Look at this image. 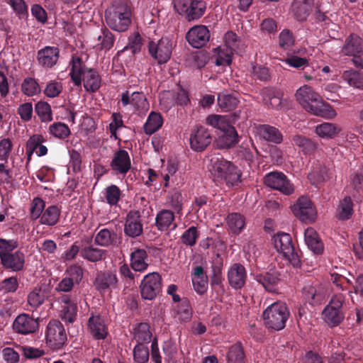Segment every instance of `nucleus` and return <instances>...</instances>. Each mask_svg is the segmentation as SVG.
<instances>
[{
  "mask_svg": "<svg viewBox=\"0 0 363 363\" xmlns=\"http://www.w3.org/2000/svg\"><path fill=\"white\" fill-rule=\"evenodd\" d=\"M224 40L226 46L230 50V54L228 53L223 56L222 53L220 52L216 60V65L218 66L230 65L232 62L231 54L239 46L240 40L233 31H228L224 35Z\"/></svg>",
  "mask_w": 363,
  "mask_h": 363,
  "instance_id": "nucleus-23",
  "label": "nucleus"
},
{
  "mask_svg": "<svg viewBox=\"0 0 363 363\" xmlns=\"http://www.w3.org/2000/svg\"><path fill=\"white\" fill-rule=\"evenodd\" d=\"M313 0H294L291 5L292 12L298 21L306 20L311 11Z\"/></svg>",
  "mask_w": 363,
  "mask_h": 363,
  "instance_id": "nucleus-32",
  "label": "nucleus"
},
{
  "mask_svg": "<svg viewBox=\"0 0 363 363\" xmlns=\"http://www.w3.org/2000/svg\"><path fill=\"white\" fill-rule=\"evenodd\" d=\"M45 292L40 288H35L28 296V303L33 309H36L45 301Z\"/></svg>",
  "mask_w": 363,
  "mask_h": 363,
  "instance_id": "nucleus-56",
  "label": "nucleus"
},
{
  "mask_svg": "<svg viewBox=\"0 0 363 363\" xmlns=\"http://www.w3.org/2000/svg\"><path fill=\"white\" fill-rule=\"evenodd\" d=\"M148 51L150 56L158 64L166 63L171 57L172 43L167 37H162L157 42L150 40L148 43Z\"/></svg>",
  "mask_w": 363,
  "mask_h": 363,
  "instance_id": "nucleus-8",
  "label": "nucleus"
},
{
  "mask_svg": "<svg viewBox=\"0 0 363 363\" xmlns=\"http://www.w3.org/2000/svg\"><path fill=\"white\" fill-rule=\"evenodd\" d=\"M77 315V306L76 303L68 306H62L60 318L62 320L72 323L76 320Z\"/></svg>",
  "mask_w": 363,
  "mask_h": 363,
  "instance_id": "nucleus-58",
  "label": "nucleus"
},
{
  "mask_svg": "<svg viewBox=\"0 0 363 363\" xmlns=\"http://www.w3.org/2000/svg\"><path fill=\"white\" fill-rule=\"evenodd\" d=\"M341 130V128L331 123H323L318 125L315 128L316 133L321 138H332L337 135Z\"/></svg>",
  "mask_w": 363,
  "mask_h": 363,
  "instance_id": "nucleus-50",
  "label": "nucleus"
},
{
  "mask_svg": "<svg viewBox=\"0 0 363 363\" xmlns=\"http://www.w3.org/2000/svg\"><path fill=\"white\" fill-rule=\"evenodd\" d=\"M62 84L57 81L48 82L43 91L44 94L49 98L57 97L62 91Z\"/></svg>",
  "mask_w": 363,
  "mask_h": 363,
  "instance_id": "nucleus-63",
  "label": "nucleus"
},
{
  "mask_svg": "<svg viewBox=\"0 0 363 363\" xmlns=\"http://www.w3.org/2000/svg\"><path fill=\"white\" fill-rule=\"evenodd\" d=\"M221 130L218 142L222 148H230L238 142V132L233 126L228 124Z\"/></svg>",
  "mask_w": 363,
  "mask_h": 363,
  "instance_id": "nucleus-36",
  "label": "nucleus"
},
{
  "mask_svg": "<svg viewBox=\"0 0 363 363\" xmlns=\"http://www.w3.org/2000/svg\"><path fill=\"white\" fill-rule=\"evenodd\" d=\"M188 43L195 48L204 46L210 39V32L206 26H195L186 35Z\"/></svg>",
  "mask_w": 363,
  "mask_h": 363,
  "instance_id": "nucleus-19",
  "label": "nucleus"
},
{
  "mask_svg": "<svg viewBox=\"0 0 363 363\" xmlns=\"http://www.w3.org/2000/svg\"><path fill=\"white\" fill-rule=\"evenodd\" d=\"M304 298L311 305L320 304L325 298V291L319 286L307 285L303 289Z\"/></svg>",
  "mask_w": 363,
  "mask_h": 363,
  "instance_id": "nucleus-27",
  "label": "nucleus"
},
{
  "mask_svg": "<svg viewBox=\"0 0 363 363\" xmlns=\"http://www.w3.org/2000/svg\"><path fill=\"white\" fill-rule=\"evenodd\" d=\"M255 152L257 153L258 151L251 140L243 142L238 150V156L248 162H253Z\"/></svg>",
  "mask_w": 363,
  "mask_h": 363,
  "instance_id": "nucleus-48",
  "label": "nucleus"
},
{
  "mask_svg": "<svg viewBox=\"0 0 363 363\" xmlns=\"http://www.w3.org/2000/svg\"><path fill=\"white\" fill-rule=\"evenodd\" d=\"M257 131L260 138L267 142L280 144L283 140L281 133L274 126L266 124L261 125L258 127Z\"/></svg>",
  "mask_w": 363,
  "mask_h": 363,
  "instance_id": "nucleus-31",
  "label": "nucleus"
},
{
  "mask_svg": "<svg viewBox=\"0 0 363 363\" xmlns=\"http://www.w3.org/2000/svg\"><path fill=\"white\" fill-rule=\"evenodd\" d=\"M168 202L177 214L181 215L182 211V195L177 189L169 191Z\"/></svg>",
  "mask_w": 363,
  "mask_h": 363,
  "instance_id": "nucleus-57",
  "label": "nucleus"
},
{
  "mask_svg": "<svg viewBox=\"0 0 363 363\" xmlns=\"http://www.w3.org/2000/svg\"><path fill=\"white\" fill-rule=\"evenodd\" d=\"M206 8V3L203 1L192 0L189 9L184 16L188 21L198 19L204 14Z\"/></svg>",
  "mask_w": 363,
  "mask_h": 363,
  "instance_id": "nucleus-43",
  "label": "nucleus"
},
{
  "mask_svg": "<svg viewBox=\"0 0 363 363\" xmlns=\"http://www.w3.org/2000/svg\"><path fill=\"white\" fill-rule=\"evenodd\" d=\"M131 11L127 4L120 2L106 10L105 18L110 28L118 32L128 30L131 23Z\"/></svg>",
  "mask_w": 363,
  "mask_h": 363,
  "instance_id": "nucleus-2",
  "label": "nucleus"
},
{
  "mask_svg": "<svg viewBox=\"0 0 363 363\" xmlns=\"http://www.w3.org/2000/svg\"><path fill=\"white\" fill-rule=\"evenodd\" d=\"M229 230L234 234L240 233L245 228V218L240 213H231L226 217Z\"/></svg>",
  "mask_w": 363,
  "mask_h": 363,
  "instance_id": "nucleus-40",
  "label": "nucleus"
},
{
  "mask_svg": "<svg viewBox=\"0 0 363 363\" xmlns=\"http://www.w3.org/2000/svg\"><path fill=\"white\" fill-rule=\"evenodd\" d=\"M99 46L101 50H110L114 43V36L113 33L106 27L101 28L100 34L97 36Z\"/></svg>",
  "mask_w": 363,
  "mask_h": 363,
  "instance_id": "nucleus-49",
  "label": "nucleus"
},
{
  "mask_svg": "<svg viewBox=\"0 0 363 363\" xmlns=\"http://www.w3.org/2000/svg\"><path fill=\"white\" fill-rule=\"evenodd\" d=\"M118 284L116 274L109 270L98 272L94 281V286L100 294L118 289Z\"/></svg>",
  "mask_w": 363,
  "mask_h": 363,
  "instance_id": "nucleus-15",
  "label": "nucleus"
},
{
  "mask_svg": "<svg viewBox=\"0 0 363 363\" xmlns=\"http://www.w3.org/2000/svg\"><path fill=\"white\" fill-rule=\"evenodd\" d=\"M70 65L72 66L69 74L71 79L75 86H79L82 85V76L89 68L86 67L82 60L77 56L72 57Z\"/></svg>",
  "mask_w": 363,
  "mask_h": 363,
  "instance_id": "nucleus-33",
  "label": "nucleus"
},
{
  "mask_svg": "<svg viewBox=\"0 0 363 363\" xmlns=\"http://www.w3.org/2000/svg\"><path fill=\"white\" fill-rule=\"evenodd\" d=\"M45 207V201L40 197H35L30 206V218L32 220L40 218Z\"/></svg>",
  "mask_w": 363,
  "mask_h": 363,
  "instance_id": "nucleus-61",
  "label": "nucleus"
},
{
  "mask_svg": "<svg viewBox=\"0 0 363 363\" xmlns=\"http://www.w3.org/2000/svg\"><path fill=\"white\" fill-rule=\"evenodd\" d=\"M121 102L123 106L131 105L133 111L138 115H144L149 110L150 104L142 91H135L130 94L128 91L122 93Z\"/></svg>",
  "mask_w": 363,
  "mask_h": 363,
  "instance_id": "nucleus-13",
  "label": "nucleus"
},
{
  "mask_svg": "<svg viewBox=\"0 0 363 363\" xmlns=\"http://www.w3.org/2000/svg\"><path fill=\"white\" fill-rule=\"evenodd\" d=\"M345 300V294L337 293L324 308L323 311V319L330 327L338 325L344 320L345 314L342 311V306Z\"/></svg>",
  "mask_w": 363,
  "mask_h": 363,
  "instance_id": "nucleus-6",
  "label": "nucleus"
},
{
  "mask_svg": "<svg viewBox=\"0 0 363 363\" xmlns=\"http://www.w3.org/2000/svg\"><path fill=\"white\" fill-rule=\"evenodd\" d=\"M110 167L116 175L125 176L131 168L128 152L123 149L116 151L112 156Z\"/></svg>",
  "mask_w": 363,
  "mask_h": 363,
  "instance_id": "nucleus-17",
  "label": "nucleus"
},
{
  "mask_svg": "<svg viewBox=\"0 0 363 363\" xmlns=\"http://www.w3.org/2000/svg\"><path fill=\"white\" fill-rule=\"evenodd\" d=\"M212 272L213 274L211 277V286L213 290H217V287L218 288V292L220 291L221 293L224 292V287L223 285V278L222 277V271L220 267L218 266L212 267Z\"/></svg>",
  "mask_w": 363,
  "mask_h": 363,
  "instance_id": "nucleus-59",
  "label": "nucleus"
},
{
  "mask_svg": "<svg viewBox=\"0 0 363 363\" xmlns=\"http://www.w3.org/2000/svg\"><path fill=\"white\" fill-rule=\"evenodd\" d=\"M264 184L285 195L289 196L294 192V184L281 172L274 171L267 174L264 177Z\"/></svg>",
  "mask_w": 363,
  "mask_h": 363,
  "instance_id": "nucleus-9",
  "label": "nucleus"
},
{
  "mask_svg": "<svg viewBox=\"0 0 363 363\" xmlns=\"http://www.w3.org/2000/svg\"><path fill=\"white\" fill-rule=\"evenodd\" d=\"M105 250L94 247L92 245L83 247L80 251L81 256L91 262H96L105 258Z\"/></svg>",
  "mask_w": 363,
  "mask_h": 363,
  "instance_id": "nucleus-41",
  "label": "nucleus"
},
{
  "mask_svg": "<svg viewBox=\"0 0 363 363\" xmlns=\"http://www.w3.org/2000/svg\"><path fill=\"white\" fill-rule=\"evenodd\" d=\"M273 240L277 250L281 253L294 267H301V252L295 247L289 233H278L274 236Z\"/></svg>",
  "mask_w": 363,
  "mask_h": 363,
  "instance_id": "nucleus-4",
  "label": "nucleus"
},
{
  "mask_svg": "<svg viewBox=\"0 0 363 363\" xmlns=\"http://www.w3.org/2000/svg\"><path fill=\"white\" fill-rule=\"evenodd\" d=\"M295 96L298 104L306 111L315 116H322V99L311 86L303 85L300 87L296 91Z\"/></svg>",
  "mask_w": 363,
  "mask_h": 363,
  "instance_id": "nucleus-5",
  "label": "nucleus"
},
{
  "mask_svg": "<svg viewBox=\"0 0 363 363\" xmlns=\"http://www.w3.org/2000/svg\"><path fill=\"white\" fill-rule=\"evenodd\" d=\"M0 261L3 267L12 272H20L24 268L25 255L21 250L11 253L0 254Z\"/></svg>",
  "mask_w": 363,
  "mask_h": 363,
  "instance_id": "nucleus-20",
  "label": "nucleus"
},
{
  "mask_svg": "<svg viewBox=\"0 0 363 363\" xmlns=\"http://www.w3.org/2000/svg\"><path fill=\"white\" fill-rule=\"evenodd\" d=\"M87 330L93 340H104L109 334L108 320L99 313H91L87 321Z\"/></svg>",
  "mask_w": 363,
  "mask_h": 363,
  "instance_id": "nucleus-11",
  "label": "nucleus"
},
{
  "mask_svg": "<svg viewBox=\"0 0 363 363\" xmlns=\"http://www.w3.org/2000/svg\"><path fill=\"white\" fill-rule=\"evenodd\" d=\"M210 172L214 181L224 182L229 187L238 186L241 182L240 169L220 154L214 155L211 158Z\"/></svg>",
  "mask_w": 363,
  "mask_h": 363,
  "instance_id": "nucleus-1",
  "label": "nucleus"
},
{
  "mask_svg": "<svg viewBox=\"0 0 363 363\" xmlns=\"http://www.w3.org/2000/svg\"><path fill=\"white\" fill-rule=\"evenodd\" d=\"M19 286V282L16 277H11L4 279L0 284V291L4 294L15 293Z\"/></svg>",
  "mask_w": 363,
  "mask_h": 363,
  "instance_id": "nucleus-60",
  "label": "nucleus"
},
{
  "mask_svg": "<svg viewBox=\"0 0 363 363\" xmlns=\"http://www.w3.org/2000/svg\"><path fill=\"white\" fill-rule=\"evenodd\" d=\"M293 33L289 29H284L279 36V45L284 50L290 48L294 44Z\"/></svg>",
  "mask_w": 363,
  "mask_h": 363,
  "instance_id": "nucleus-62",
  "label": "nucleus"
},
{
  "mask_svg": "<svg viewBox=\"0 0 363 363\" xmlns=\"http://www.w3.org/2000/svg\"><path fill=\"white\" fill-rule=\"evenodd\" d=\"M14 332L21 335H30L35 333L39 328V318H34L28 313L19 314L13 322Z\"/></svg>",
  "mask_w": 363,
  "mask_h": 363,
  "instance_id": "nucleus-14",
  "label": "nucleus"
},
{
  "mask_svg": "<svg viewBox=\"0 0 363 363\" xmlns=\"http://www.w3.org/2000/svg\"><path fill=\"white\" fill-rule=\"evenodd\" d=\"M342 52L345 55L353 57L363 55V40L357 35H350L345 40Z\"/></svg>",
  "mask_w": 363,
  "mask_h": 363,
  "instance_id": "nucleus-25",
  "label": "nucleus"
},
{
  "mask_svg": "<svg viewBox=\"0 0 363 363\" xmlns=\"http://www.w3.org/2000/svg\"><path fill=\"white\" fill-rule=\"evenodd\" d=\"M163 122L164 120L160 113L155 111L150 112L144 124L145 133L150 135L155 133L161 128Z\"/></svg>",
  "mask_w": 363,
  "mask_h": 363,
  "instance_id": "nucleus-38",
  "label": "nucleus"
},
{
  "mask_svg": "<svg viewBox=\"0 0 363 363\" xmlns=\"http://www.w3.org/2000/svg\"><path fill=\"white\" fill-rule=\"evenodd\" d=\"M143 231V224L140 220V213L138 211H130L126 217L124 233L130 238L140 236Z\"/></svg>",
  "mask_w": 363,
  "mask_h": 363,
  "instance_id": "nucleus-22",
  "label": "nucleus"
},
{
  "mask_svg": "<svg viewBox=\"0 0 363 363\" xmlns=\"http://www.w3.org/2000/svg\"><path fill=\"white\" fill-rule=\"evenodd\" d=\"M133 360L135 363H147L149 360L150 352L145 344H137L133 351Z\"/></svg>",
  "mask_w": 363,
  "mask_h": 363,
  "instance_id": "nucleus-55",
  "label": "nucleus"
},
{
  "mask_svg": "<svg viewBox=\"0 0 363 363\" xmlns=\"http://www.w3.org/2000/svg\"><path fill=\"white\" fill-rule=\"evenodd\" d=\"M228 363H245V355L240 343L232 345L227 353Z\"/></svg>",
  "mask_w": 363,
  "mask_h": 363,
  "instance_id": "nucleus-47",
  "label": "nucleus"
},
{
  "mask_svg": "<svg viewBox=\"0 0 363 363\" xmlns=\"http://www.w3.org/2000/svg\"><path fill=\"white\" fill-rule=\"evenodd\" d=\"M291 209L294 216L303 222L311 223L315 220L316 211L307 197H300Z\"/></svg>",
  "mask_w": 363,
  "mask_h": 363,
  "instance_id": "nucleus-16",
  "label": "nucleus"
},
{
  "mask_svg": "<svg viewBox=\"0 0 363 363\" xmlns=\"http://www.w3.org/2000/svg\"><path fill=\"white\" fill-rule=\"evenodd\" d=\"M227 277L229 285L233 289H241L246 284L247 271L240 263H235L230 267Z\"/></svg>",
  "mask_w": 363,
  "mask_h": 363,
  "instance_id": "nucleus-21",
  "label": "nucleus"
},
{
  "mask_svg": "<svg viewBox=\"0 0 363 363\" xmlns=\"http://www.w3.org/2000/svg\"><path fill=\"white\" fill-rule=\"evenodd\" d=\"M46 344L52 350L61 348L67 341V333L62 323L56 319L50 320L45 330Z\"/></svg>",
  "mask_w": 363,
  "mask_h": 363,
  "instance_id": "nucleus-7",
  "label": "nucleus"
},
{
  "mask_svg": "<svg viewBox=\"0 0 363 363\" xmlns=\"http://www.w3.org/2000/svg\"><path fill=\"white\" fill-rule=\"evenodd\" d=\"M191 148L197 152L204 151L212 142L211 130L203 125L194 127L189 137Z\"/></svg>",
  "mask_w": 363,
  "mask_h": 363,
  "instance_id": "nucleus-12",
  "label": "nucleus"
},
{
  "mask_svg": "<svg viewBox=\"0 0 363 363\" xmlns=\"http://www.w3.org/2000/svg\"><path fill=\"white\" fill-rule=\"evenodd\" d=\"M199 235L197 227L191 226L182 233L180 239L186 246L194 247L196 244Z\"/></svg>",
  "mask_w": 363,
  "mask_h": 363,
  "instance_id": "nucleus-54",
  "label": "nucleus"
},
{
  "mask_svg": "<svg viewBox=\"0 0 363 363\" xmlns=\"http://www.w3.org/2000/svg\"><path fill=\"white\" fill-rule=\"evenodd\" d=\"M290 312L284 302H274L262 314L264 325L268 329L281 330L285 328Z\"/></svg>",
  "mask_w": 363,
  "mask_h": 363,
  "instance_id": "nucleus-3",
  "label": "nucleus"
},
{
  "mask_svg": "<svg viewBox=\"0 0 363 363\" xmlns=\"http://www.w3.org/2000/svg\"><path fill=\"white\" fill-rule=\"evenodd\" d=\"M175 311L178 319L182 322H187L191 320L192 317L193 310L189 300L187 298H182L180 303H179Z\"/></svg>",
  "mask_w": 363,
  "mask_h": 363,
  "instance_id": "nucleus-42",
  "label": "nucleus"
},
{
  "mask_svg": "<svg viewBox=\"0 0 363 363\" xmlns=\"http://www.w3.org/2000/svg\"><path fill=\"white\" fill-rule=\"evenodd\" d=\"M152 337L150 326L147 323H140L133 329V339L138 344L149 343Z\"/></svg>",
  "mask_w": 363,
  "mask_h": 363,
  "instance_id": "nucleus-39",
  "label": "nucleus"
},
{
  "mask_svg": "<svg viewBox=\"0 0 363 363\" xmlns=\"http://www.w3.org/2000/svg\"><path fill=\"white\" fill-rule=\"evenodd\" d=\"M337 217L339 220L350 219L353 214V202L350 196H345L340 201Z\"/></svg>",
  "mask_w": 363,
  "mask_h": 363,
  "instance_id": "nucleus-45",
  "label": "nucleus"
},
{
  "mask_svg": "<svg viewBox=\"0 0 363 363\" xmlns=\"http://www.w3.org/2000/svg\"><path fill=\"white\" fill-rule=\"evenodd\" d=\"M67 277L75 284H79L83 278V268L77 264H72L66 271Z\"/></svg>",
  "mask_w": 363,
  "mask_h": 363,
  "instance_id": "nucleus-64",
  "label": "nucleus"
},
{
  "mask_svg": "<svg viewBox=\"0 0 363 363\" xmlns=\"http://www.w3.org/2000/svg\"><path fill=\"white\" fill-rule=\"evenodd\" d=\"M255 279L268 291L274 292L277 289V286L280 281L279 274L278 272H266L257 274Z\"/></svg>",
  "mask_w": 363,
  "mask_h": 363,
  "instance_id": "nucleus-26",
  "label": "nucleus"
},
{
  "mask_svg": "<svg viewBox=\"0 0 363 363\" xmlns=\"http://www.w3.org/2000/svg\"><path fill=\"white\" fill-rule=\"evenodd\" d=\"M21 91L27 96H34L41 91L40 86L35 78L26 77L21 85Z\"/></svg>",
  "mask_w": 363,
  "mask_h": 363,
  "instance_id": "nucleus-46",
  "label": "nucleus"
},
{
  "mask_svg": "<svg viewBox=\"0 0 363 363\" xmlns=\"http://www.w3.org/2000/svg\"><path fill=\"white\" fill-rule=\"evenodd\" d=\"M48 132L51 135L60 139H65L71 134L68 125L61 122L51 124L49 127Z\"/></svg>",
  "mask_w": 363,
  "mask_h": 363,
  "instance_id": "nucleus-53",
  "label": "nucleus"
},
{
  "mask_svg": "<svg viewBox=\"0 0 363 363\" xmlns=\"http://www.w3.org/2000/svg\"><path fill=\"white\" fill-rule=\"evenodd\" d=\"M143 298L153 300L162 291V277L157 272L146 274L140 285Z\"/></svg>",
  "mask_w": 363,
  "mask_h": 363,
  "instance_id": "nucleus-10",
  "label": "nucleus"
},
{
  "mask_svg": "<svg viewBox=\"0 0 363 363\" xmlns=\"http://www.w3.org/2000/svg\"><path fill=\"white\" fill-rule=\"evenodd\" d=\"M60 209L55 205L49 206L40 217V223L48 226L55 225L60 219Z\"/></svg>",
  "mask_w": 363,
  "mask_h": 363,
  "instance_id": "nucleus-37",
  "label": "nucleus"
},
{
  "mask_svg": "<svg viewBox=\"0 0 363 363\" xmlns=\"http://www.w3.org/2000/svg\"><path fill=\"white\" fill-rule=\"evenodd\" d=\"M305 242L308 248L315 254H321L324 246L317 232L312 228H308L304 233Z\"/></svg>",
  "mask_w": 363,
  "mask_h": 363,
  "instance_id": "nucleus-35",
  "label": "nucleus"
},
{
  "mask_svg": "<svg viewBox=\"0 0 363 363\" xmlns=\"http://www.w3.org/2000/svg\"><path fill=\"white\" fill-rule=\"evenodd\" d=\"M342 77L350 86L363 89V73L352 69L346 70Z\"/></svg>",
  "mask_w": 363,
  "mask_h": 363,
  "instance_id": "nucleus-51",
  "label": "nucleus"
},
{
  "mask_svg": "<svg viewBox=\"0 0 363 363\" xmlns=\"http://www.w3.org/2000/svg\"><path fill=\"white\" fill-rule=\"evenodd\" d=\"M148 265V255L145 250L137 249L131 252L130 267L135 272H143Z\"/></svg>",
  "mask_w": 363,
  "mask_h": 363,
  "instance_id": "nucleus-29",
  "label": "nucleus"
},
{
  "mask_svg": "<svg viewBox=\"0 0 363 363\" xmlns=\"http://www.w3.org/2000/svg\"><path fill=\"white\" fill-rule=\"evenodd\" d=\"M292 144L297 146L304 155L313 154L318 148V143L301 135H294L291 138Z\"/></svg>",
  "mask_w": 363,
  "mask_h": 363,
  "instance_id": "nucleus-34",
  "label": "nucleus"
},
{
  "mask_svg": "<svg viewBox=\"0 0 363 363\" xmlns=\"http://www.w3.org/2000/svg\"><path fill=\"white\" fill-rule=\"evenodd\" d=\"M238 100L231 94H219L218 96V104L224 112L233 111L237 107Z\"/></svg>",
  "mask_w": 363,
  "mask_h": 363,
  "instance_id": "nucleus-52",
  "label": "nucleus"
},
{
  "mask_svg": "<svg viewBox=\"0 0 363 363\" xmlns=\"http://www.w3.org/2000/svg\"><path fill=\"white\" fill-rule=\"evenodd\" d=\"M35 112L42 123H49L53 120L50 105L44 101H39L35 104Z\"/></svg>",
  "mask_w": 363,
  "mask_h": 363,
  "instance_id": "nucleus-44",
  "label": "nucleus"
},
{
  "mask_svg": "<svg viewBox=\"0 0 363 363\" xmlns=\"http://www.w3.org/2000/svg\"><path fill=\"white\" fill-rule=\"evenodd\" d=\"M59 57V48L48 45L37 52L36 60L40 67L45 69H51L57 65Z\"/></svg>",
  "mask_w": 363,
  "mask_h": 363,
  "instance_id": "nucleus-18",
  "label": "nucleus"
},
{
  "mask_svg": "<svg viewBox=\"0 0 363 363\" xmlns=\"http://www.w3.org/2000/svg\"><path fill=\"white\" fill-rule=\"evenodd\" d=\"M174 213L171 210L162 209L156 215L155 225L160 231H167L170 228L174 230L177 228V224L174 223Z\"/></svg>",
  "mask_w": 363,
  "mask_h": 363,
  "instance_id": "nucleus-24",
  "label": "nucleus"
},
{
  "mask_svg": "<svg viewBox=\"0 0 363 363\" xmlns=\"http://www.w3.org/2000/svg\"><path fill=\"white\" fill-rule=\"evenodd\" d=\"M94 242L105 247L116 245L118 242L117 233L113 230L103 228L95 235Z\"/></svg>",
  "mask_w": 363,
  "mask_h": 363,
  "instance_id": "nucleus-30",
  "label": "nucleus"
},
{
  "mask_svg": "<svg viewBox=\"0 0 363 363\" xmlns=\"http://www.w3.org/2000/svg\"><path fill=\"white\" fill-rule=\"evenodd\" d=\"M84 87L86 91L96 92L99 89L101 84V78L98 72L92 68L85 71L82 77Z\"/></svg>",
  "mask_w": 363,
  "mask_h": 363,
  "instance_id": "nucleus-28",
  "label": "nucleus"
}]
</instances>
